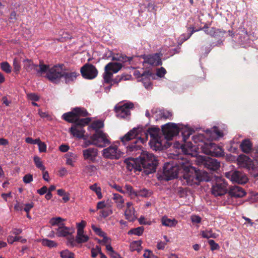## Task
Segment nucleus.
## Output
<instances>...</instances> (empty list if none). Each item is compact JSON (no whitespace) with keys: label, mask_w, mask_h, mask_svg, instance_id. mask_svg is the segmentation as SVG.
<instances>
[{"label":"nucleus","mask_w":258,"mask_h":258,"mask_svg":"<svg viewBox=\"0 0 258 258\" xmlns=\"http://www.w3.org/2000/svg\"><path fill=\"white\" fill-rule=\"evenodd\" d=\"M89 237L88 235L84 234V232L77 233L75 240L77 244H81L88 241Z\"/></svg>","instance_id":"nucleus-32"},{"label":"nucleus","mask_w":258,"mask_h":258,"mask_svg":"<svg viewBox=\"0 0 258 258\" xmlns=\"http://www.w3.org/2000/svg\"><path fill=\"white\" fill-rule=\"evenodd\" d=\"M103 126V122L100 120H97L92 122L89 126V128L93 129L95 131V133H96V131H101L99 129L102 128Z\"/></svg>","instance_id":"nucleus-37"},{"label":"nucleus","mask_w":258,"mask_h":258,"mask_svg":"<svg viewBox=\"0 0 258 258\" xmlns=\"http://www.w3.org/2000/svg\"><path fill=\"white\" fill-rule=\"evenodd\" d=\"M64 220L61 217L52 218L50 220V223L52 226L58 225L59 226H63L64 224L62 222Z\"/></svg>","instance_id":"nucleus-43"},{"label":"nucleus","mask_w":258,"mask_h":258,"mask_svg":"<svg viewBox=\"0 0 258 258\" xmlns=\"http://www.w3.org/2000/svg\"><path fill=\"white\" fill-rule=\"evenodd\" d=\"M85 139L84 140L85 142L84 143V145H83L84 147H87L90 145H94V140L92 139V135L90 136V140H87L86 138H85Z\"/></svg>","instance_id":"nucleus-62"},{"label":"nucleus","mask_w":258,"mask_h":258,"mask_svg":"<svg viewBox=\"0 0 258 258\" xmlns=\"http://www.w3.org/2000/svg\"><path fill=\"white\" fill-rule=\"evenodd\" d=\"M70 233V229L65 226H59L57 229L56 235L58 237H65Z\"/></svg>","instance_id":"nucleus-35"},{"label":"nucleus","mask_w":258,"mask_h":258,"mask_svg":"<svg viewBox=\"0 0 258 258\" xmlns=\"http://www.w3.org/2000/svg\"><path fill=\"white\" fill-rule=\"evenodd\" d=\"M80 72L83 78L92 80L98 75V70L93 64L89 63L85 64L80 69Z\"/></svg>","instance_id":"nucleus-13"},{"label":"nucleus","mask_w":258,"mask_h":258,"mask_svg":"<svg viewBox=\"0 0 258 258\" xmlns=\"http://www.w3.org/2000/svg\"><path fill=\"white\" fill-rule=\"evenodd\" d=\"M23 181L25 183H29L33 181V175L30 174H27L23 177Z\"/></svg>","instance_id":"nucleus-60"},{"label":"nucleus","mask_w":258,"mask_h":258,"mask_svg":"<svg viewBox=\"0 0 258 258\" xmlns=\"http://www.w3.org/2000/svg\"><path fill=\"white\" fill-rule=\"evenodd\" d=\"M90 188L96 193L99 199H101L102 198L101 192V188L100 187H98L96 184H94L93 185L90 186Z\"/></svg>","instance_id":"nucleus-45"},{"label":"nucleus","mask_w":258,"mask_h":258,"mask_svg":"<svg viewBox=\"0 0 258 258\" xmlns=\"http://www.w3.org/2000/svg\"><path fill=\"white\" fill-rule=\"evenodd\" d=\"M180 132H181L182 140L184 142V144L181 145V148L184 153L186 154H190L189 151L194 150V146L191 142H187V140L194 131L187 126H185L184 127H180Z\"/></svg>","instance_id":"nucleus-8"},{"label":"nucleus","mask_w":258,"mask_h":258,"mask_svg":"<svg viewBox=\"0 0 258 258\" xmlns=\"http://www.w3.org/2000/svg\"><path fill=\"white\" fill-rule=\"evenodd\" d=\"M113 199L115 200L116 202L120 203H123L124 201L122 196L118 194H114L113 195Z\"/></svg>","instance_id":"nucleus-64"},{"label":"nucleus","mask_w":258,"mask_h":258,"mask_svg":"<svg viewBox=\"0 0 258 258\" xmlns=\"http://www.w3.org/2000/svg\"><path fill=\"white\" fill-rule=\"evenodd\" d=\"M252 143L248 139L243 140L240 145L241 150L245 153H249L252 150Z\"/></svg>","instance_id":"nucleus-30"},{"label":"nucleus","mask_w":258,"mask_h":258,"mask_svg":"<svg viewBox=\"0 0 258 258\" xmlns=\"http://www.w3.org/2000/svg\"><path fill=\"white\" fill-rule=\"evenodd\" d=\"M141 130L134 128L120 138V141L124 146H126V153L130 155L136 156L139 155L140 157L143 154H153L143 150L138 135Z\"/></svg>","instance_id":"nucleus-2"},{"label":"nucleus","mask_w":258,"mask_h":258,"mask_svg":"<svg viewBox=\"0 0 258 258\" xmlns=\"http://www.w3.org/2000/svg\"><path fill=\"white\" fill-rule=\"evenodd\" d=\"M134 75L137 76V78H141V80L144 83V86L148 89L151 85L152 83L150 81V78L152 76V73L149 71H143V73H140L139 71H136Z\"/></svg>","instance_id":"nucleus-20"},{"label":"nucleus","mask_w":258,"mask_h":258,"mask_svg":"<svg viewBox=\"0 0 258 258\" xmlns=\"http://www.w3.org/2000/svg\"><path fill=\"white\" fill-rule=\"evenodd\" d=\"M227 191L229 196L234 198H242L246 194L242 187L237 185L230 186Z\"/></svg>","instance_id":"nucleus-24"},{"label":"nucleus","mask_w":258,"mask_h":258,"mask_svg":"<svg viewBox=\"0 0 258 258\" xmlns=\"http://www.w3.org/2000/svg\"><path fill=\"white\" fill-rule=\"evenodd\" d=\"M201 151L207 155L215 157L224 156L222 149L217 144L213 143H207L201 146Z\"/></svg>","instance_id":"nucleus-9"},{"label":"nucleus","mask_w":258,"mask_h":258,"mask_svg":"<svg viewBox=\"0 0 258 258\" xmlns=\"http://www.w3.org/2000/svg\"><path fill=\"white\" fill-rule=\"evenodd\" d=\"M124 215L125 216L126 219L128 221H133L135 217L134 208L126 209V210L124 212Z\"/></svg>","instance_id":"nucleus-41"},{"label":"nucleus","mask_w":258,"mask_h":258,"mask_svg":"<svg viewBox=\"0 0 258 258\" xmlns=\"http://www.w3.org/2000/svg\"><path fill=\"white\" fill-rule=\"evenodd\" d=\"M91 228L97 235L99 236H104V235H105V233L103 231H102L100 228L97 227L94 225H92Z\"/></svg>","instance_id":"nucleus-53"},{"label":"nucleus","mask_w":258,"mask_h":258,"mask_svg":"<svg viewBox=\"0 0 258 258\" xmlns=\"http://www.w3.org/2000/svg\"><path fill=\"white\" fill-rule=\"evenodd\" d=\"M101 216L103 218H106L112 213V211L110 208H105L100 211Z\"/></svg>","instance_id":"nucleus-49"},{"label":"nucleus","mask_w":258,"mask_h":258,"mask_svg":"<svg viewBox=\"0 0 258 258\" xmlns=\"http://www.w3.org/2000/svg\"><path fill=\"white\" fill-rule=\"evenodd\" d=\"M206 134L209 140H213L216 137H221L223 136V133L216 126L211 129L206 130Z\"/></svg>","instance_id":"nucleus-27"},{"label":"nucleus","mask_w":258,"mask_h":258,"mask_svg":"<svg viewBox=\"0 0 258 258\" xmlns=\"http://www.w3.org/2000/svg\"><path fill=\"white\" fill-rule=\"evenodd\" d=\"M192 141L195 144H197L193 145L194 147L192 151L195 150L196 148L198 149H201V146H202V145H204V144H207L208 143L206 142V139L208 140L207 139V137H205V136L203 134H199L196 135H194L192 136Z\"/></svg>","instance_id":"nucleus-25"},{"label":"nucleus","mask_w":258,"mask_h":258,"mask_svg":"<svg viewBox=\"0 0 258 258\" xmlns=\"http://www.w3.org/2000/svg\"><path fill=\"white\" fill-rule=\"evenodd\" d=\"M201 235L203 237L209 239L210 238H216L217 235L213 233L211 230H204L201 231Z\"/></svg>","instance_id":"nucleus-42"},{"label":"nucleus","mask_w":258,"mask_h":258,"mask_svg":"<svg viewBox=\"0 0 258 258\" xmlns=\"http://www.w3.org/2000/svg\"><path fill=\"white\" fill-rule=\"evenodd\" d=\"M43 243L44 245L50 248L56 247L57 246L56 242H55L54 241L48 239H44L43 241Z\"/></svg>","instance_id":"nucleus-54"},{"label":"nucleus","mask_w":258,"mask_h":258,"mask_svg":"<svg viewBox=\"0 0 258 258\" xmlns=\"http://www.w3.org/2000/svg\"><path fill=\"white\" fill-rule=\"evenodd\" d=\"M122 153L115 145H111L102 151V155L104 157L110 159H119Z\"/></svg>","instance_id":"nucleus-17"},{"label":"nucleus","mask_w":258,"mask_h":258,"mask_svg":"<svg viewBox=\"0 0 258 258\" xmlns=\"http://www.w3.org/2000/svg\"><path fill=\"white\" fill-rule=\"evenodd\" d=\"M225 176L231 181L239 184H244L247 182L248 180L246 175L239 171L226 172L225 173Z\"/></svg>","instance_id":"nucleus-16"},{"label":"nucleus","mask_w":258,"mask_h":258,"mask_svg":"<svg viewBox=\"0 0 258 258\" xmlns=\"http://www.w3.org/2000/svg\"><path fill=\"white\" fill-rule=\"evenodd\" d=\"M59 35L61 36V37L58 39V40L61 42H63L67 39H70L72 38L71 35L67 32L60 31L59 32Z\"/></svg>","instance_id":"nucleus-48"},{"label":"nucleus","mask_w":258,"mask_h":258,"mask_svg":"<svg viewBox=\"0 0 258 258\" xmlns=\"http://www.w3.org/2000/svg\"><path fill=\"white\" fill-rule=\"evenodd\" d=\"M142 241L137 240L133 241L130 244V249L132 251H137L140 252L142 249Z\"/></svg>","instance_id":"nucleus-36"},{"label":"nucleus","mask_w":258,"mask_h":258,"mask_svg":"<svg viewBox=\"0 0 258 258\" xmlns=\"http://www.w3.org/2000/svg\"><path fill=\"white\" fill-rule=\"evenodd\" d=\"M79 75V73L76 72H70L63 70L62 78L66 84H70L74 82Z\"/></svg>","instance_id":"nucleus-28"},{"label":"nucleus","mask_w":258,"mask_h":258,"mask_svg":"<svg viewBox=\"0 0 258 258\" xmlns=\"http://www.w3.org/2000/svg\"><path fill=\"white\" fill-rule=\"evenodd\" d=\"M161 222L163 225L167 227H174L177 223V221L175 219L171 220L166 216H164L161 219Z\"/></svg>","instance_id":"nucleus-31"},{"label":"nucleus","mask_w":258,"mask_h":258,"mask_svg":"<svg viewBox=\"0 0 258 258\" xmlns=\"http://www.w3.org/2000/svg\"><path fill=\"white\" fill-rule=\"evenodd\" d=\"M134 108L132 102H127L122 105L117 104L114 107L116 116L120 118H124L131 115V109Z\"/></svg>","instance_id":"nucleus-12"},{"label":"nucleus","mask_w":258,"mask_h":258,"mask_svg":"<svg viewBox=\"0 0 258 258\" xmlns=\"http://www.w3.org/2000/svg\"><path fill=\"white\" fill-rule=\"evenodd\" d=\"M77 242L75 238L73 236H70L68 238V244H70L72 247L76 246Z\"/></svg>","instance_id":"nucleus-63"},{"label":"nucleus","mask_w":258,"mask_h":258,"mask_svg":"<svg viewBox=\"0 0 258 258\" xmlns=\"http://www.w3.org/2000/svg\"><path fill=\"white\" fill-rule=\"evenodd\" d=\"M86 225V222L82 220L80 223L77 224V233L84 232V228Z\"/></svg>","instance_id":"nucleus-50"},{"label":"nucleus","mask_w":258,"mask_h":258,"mask_svg":"<svg viewBox=\"0 0 258 258\" xmlns=\"http://www.w3.org/2000/svg\"><path fill=\"white\" fill-rule=\"evenodd\" d=\"M142 58L144 59V63H148L151 66H158L162 64L161 55L159 53L144 55Z\"/></svg>","instance_id":"nucleus-18"},{"label":"nucleus","mask_w":258,"mask_h":258,"mask_svg":"<svg viewBox=\"0 0 258 258\" xmlns=\"http://www.w3.org/2000/svg\"><path fill=\"white\" fill-rule=\"evenodd\" d=\"M83 156L85 160L91 162H96V158L98 156V150L95 148H89L82 151Z\"/></svg>","instance_id":"nucleus-19"},{"label":"nucleus","mask_w":258,"mask_h":258,"mask_svg":"<svg viewBox=\"0 0 258 258\" xmlns=\"http://www.w3.org/2000/svg\"><path fill=\"white\" fill-rule=\"evenodd\" d=\"M14 70L15 73L17 74L19 73L21 70V66L20 64V61L18 58H15L13 59V64Z\"/></svg>","instance_id":"nucleus-44"},{"label":"nucleus","mask_w":258,"mask_h":258,"mask_svg":"<svg viewBox=\"0 0 258 258\" xmlns=\"http://www.w3.org/2000/svg\"><path fill=\"white\" fill-rule=\"evenodd\" d=\"M91 118L89 117L81 118L77 122L72 124L69 129L70 133L74 137L85 140L84 134L85 131L84 129V127L89 124Z\"/></svg>","instance_id":"nucleus-4"},{"label":"nucleus","mask_w":258,"mask_h":258,"mask_svg":"<svg viewBox=\"0 0 258 258\" xmlns=\"http://www.w3.org/2000/svg\"><path fill=\"white\" fill-rule=\"evenodd\" d=\"M34 161L36 166L39 168L42 171H44L45 167L43 166L41 159L38 156H35L34 158Z\"/></svg>","instance_id":"nucleus-46"},{"label":"nucleus","mask_w":258,"mask_h":258,"mask_svg":"<svg viewBox=\"0 0 258 258\" xmlns=\"http://www.w3.org/2000/svg\"><path fill=\"white\" fill-rule=\"evenodd\" d=\"M64 65L63 64L55 65L49 68L47 71L46 78L52 83L58 84L62 78Z\"/></svg>","instance_id":"nucleus-6"},{"label":"nucleus","mask_w":258,"mask_h":258,"mask_svg":"<svg viewBox=\"0 0 258 258\" xmlns=\"http://www.w3.org/2000/svg\"><path fill=\"white\" fill-rule=\"evenodd\" d=\"M76 155L72 152H68L65 155L66 158V163L68 165L74 166V162L75 161Z\"/></svg>","instance_id":"nucleus-39"},{"label":"nucleus","mask_w":258,"mask_h":258,"mask_svg":"<svg viewBox=\"0 0 258 258\" xmlns=\"http://www.w3.org/2000/svg\"><path fill=\"white\" fill-rule=\"evenodd\" d=\"M159 115L161 118H164L165 119L170 118L172 116V113L168 111H160Z\"/></svg>","instance_id":"nucleus-58"},{"label":"nucleus","mask_w":258,"mask_h":258,"mask_svg":"<svg viewBox=\"0 0 258 258\" xmlns=\"http://www.w3.org/2000/svg\"><path fill=\"white\" fill-rule=\"evenodd\" d=\"M133 59V57H128L124 54L117 55L112 57L113 60H117L122 62H130Z\"/></svg>","instance_id":"nucleus-38"},{"label":"nucleus","mask_w":258,"mask_h":258,"mask_svg":"<svg viewBox=\"0 0 258 258\" xmlns=\"http://www.w3.org/2000/svg\"><path fill=\"white\" fill-rule=\"evenodd\" d=\"M202 163L205 168L210 170L215 171L220 167V163L216 159L210 157H205Z\"/></svg>","instance_id":"nucleus-23"},{"label":"nucleus","mask_w":258,"mask_h":258,"mask_svg":"<svg viewBox=\"0 0 258 258\" xmlns=\"http://www.w3.org/2000/svg\"><path fill=\"white\" fill-rule=\"evenodd\" d=\"M166 73V70L163 67H161L160 68L157 69L156 75L157 76L162 78L164 76Z\"/></svg>","instance_id":"nucleus-59"},{"label":"nucleus","mask_w":258,"mask_h":258,"mask_svg":"<svg viewBox=\"0 0 258 258\" xmlns=\"http://www.w3.org/2000/svg\"><path fill=\"white\" fill-rule=\"evenodd\" d=\"M159 132L160 129L158 127H150L148 129L146 132L144 133L145 137H139V140H140L141 143L143 144L147 142L148 138V135H149L151 138V140L150 141L151 146L152 147L153 144L154 143L155 147L158 148L161 145V142L159 141L158 139Z\"/></svg>","instance_id":"nucleus-7"},{"label":"nucleus","mask_w":258,"mask_h":258,"mask_svg":"<svg viewBox=\"0 0 258 258\" xmlns=\"http://www.w3.org/2000/svg\"><path fill=\"white\" fill-rule=\"evenodd\" d=\"M179 167L173 162L166 163L163 167V173L166 180H170L177 178Z\"/></svg>","instance_id":"nucleus-10"},{"label":"nucleus","mask_w":258,"mask_h":258,"mask_svg":"<svg viewBox=\"0 0 258 258\" xmlns=\"http://www.w3.org/2000/svg\"><path fill=\"white\" fill-rule=\"evenodd\" d=\"M92 139L94 140V145L98 147L103 148L110 143L107 135L103 131H96V133L92 135Z\"/></svg>","instance_id":"nucleus-15"},{"label":"nucleus","mask_w":258,"mask_h":258,"mask_svg":"<svg viewBox=\"0 0 258 258\" xmlns=\"http://www.w3.org/2000/svg\"><path fill=\"white\" fill-rule=\"evenodd\" d=\"M127 169L134 172L143 171L148 175L156 171L158 161L153 154H143L140 157L126 159Z\"/></svg>","instance_id":"nucleus-1"},{"label":"nucleus","mask_w":258,"mask_h":258,"mask_svg":"<svg viewBox=\"0 0 258 258\" xmlns=\"http://www.w3.org/2000/svg\"><path fill=\"white\" fill-rule=\"evenodd\" d=\"M227 183L224 179H217L215 183L212 187V193L215 196H221L225 195L228 191Z\"/></svg>","instance_id":"nucleus-14"},{"label":"nucleus","mask_w":258,"mask_h":258,"mask_svg":"<svg viewBox=\"0 0 258 258\" xmlns=\"http://www.w3.org/2000/svg\"><path fill=\"white\" fill-rule=\"evenodd\" d=\"M150 196V192L148 190L144 188L142 190H140L139 191H137L136 197H147Z\"/></svg>","instance_id":"nucleus-55"},{"label":"nucleus","mask_w":258,"mask_h":258,"mask_svg":"<svg viewBox=\"0 0 258 258\" xmlns=\"http://www.w3.org/2000/svg\"><path fill=\"white\" fill-rule=\"evenodd\" d=\"M27 97L29 100L37 101L39 99V97L35 93H31L27 94Z\"/></svg>","instance_id":"nucleus-61"},{"label":"nucleus","mask_w":258,"mask_h":258,"mask_svg":"<svg viewBox=\"0 0 258 258\" xmlns=\"http://www.w3.org/2000/svg\"><path fill=\"white\" fill-rule=\"evenodd\" d=\"M121 63L110 62L107 63L104 68V73L103 75L104 83L106 84H118L122 79V77L117 76L114 79H111L113 74L117 73L122 68Z\"/></svg>","instance_id":"nucleus-3"},{"label":"nucleus","mask_w":258,"mask_h":258,"mask_svg":"<svg viewBox=\"0 0 258 258\" xmlns=\"http://www.w3.org/2000/svg\"><path fill=\"white\" fill-rule=\"evenodd\" d=\"M1 67L3 71L8 74H9L12 72L11 67L10 64L7 61L2 62L1 63Z\"/></svg>","instance_id":"nucleus-47"},{"label":"nucleus","mask_w":258,"mask_h":258,"mask_svg":"<svg viewBox=\"0 0 258 258\" xmlns=\"http://www.w3.org/2000/svg\"><path fill=\"white\" fill-rule=\"evenodd\" d=\"M201 29L204 30V32L206 34L214 38L220 37L221 35H223L224 33L219 29H216L214 27L209 28L207 25H205L203 28H201Z\"/></svg>","instance_id":"nucleus-26"},{"label":"nucleus","mask_w":258,"mask_h":258,"mask_svg":"<svg viewBox=\"0 0 258 258\" xmlns=\"http://www.w3.org/2000/svg\"><path fill=\"white\" fill-rule=\"evenodd\" d=\"M60 256L62 258H74V253L68 250H65L60 252Z\"/></svg>","instance_id":"nucleus-51"},{"label":"nucleus","mask_w":258,"mask_h":258,"mask_svg":"<svg viewBox=\"0 0 258 258\" xmlns=\"http://www.w3.org/2000/svg\"><path fill=\"white\" fill-rule=\"evenodd\" d=\"M62 118L68 122L73 123V124L76 123L80 119L77 118L73 110L64 113L62 115Z\"/></svg>","instance_id":"nucleus-29"},{"label":"nucleus","mask_w":258,"mask_h":258,"mask_svg":"<svg viewBox=\"0 0 258 258\" xmlns=\"http://www.w3.org/2000/svg\"><path fill=\"white\" fill-rule=\"evenodd\" d=\"M238 165L243 168L247 169L253 168L254 166L253 161L247 156L240 155L237 159Z\"/></svg>","instance_id":"nucleus-21"},{"label":"nucleus","mask_w":258,"mask_h":258,"mask_svg":"<svg viewBox=\"0 0 258 258\" xmlns=\"http://www.w3.org/2000/svg\"><path fill=\"white\" fill-rule=\"evenodd\" d=\"M24 68L27 72L37 73L39 76L46 73L49 65L45 64L40 61L39 64H35L31 59H26L23 61Z\"/></svg>","instance_id":"nucleus-5"},{"label":"nucleus","mask_w":258,"mask_h":258,"mask_svg":"<svg viewBox=\"0 0 258 258\" xmlns=\"http://www.w3.org/2000/svg\"><path fill=\"white\" fill-rule=\"evenodd\" d=\"M208 243L210 246L211 250H215L219 248V245L218 243H216L214 240H209Z\"/></svg>","instance_id":"nucleus-57"},{"label":"nucleus","mask_w":258,"mask_h":258,"mask_svg":"<svg viewBox=\"0 0 258 258\" xmlns=\"http://www.w3.org/2000/svg\"><path fill=\"white\" fill-rule=\"evenodd\" d=\"M77 118L80 117H85L88 115L87 110L84 108L76 107L73 109Z\"/></svg>","instance_id":"nucleus-34"},{"label":"nucleus","mask_w":258,"mask_h":258,"mask_svg":"<svg viewBox=\"0 0 258 258\" xmlns=\"http://www.w3.org/2000/svg\"><path fill=\"white\" fill-rule=\"evenodd\" d=\"M144 228L143 227H138L137 228L131 229L128 232V234L132 235L134 234L135 235L141 236L143 233Z\"/></svg>","instance_id":"nucleus-40"},{"label":"nucleus","mask_w":258,"mask_h":258,"mask_svg":"<svg viewBox=\"0 0 258 258\" xmlns=\"http://www.w3.org/2000/svg\"><path fill=\"white\" fill-rule=\"evenodd\" d=\"M162 132L167 140H171L180 132V127L174 123L169 122L162 126Z\"/></svg>","instance_id":"nucleus-11"},{"label":"nucleus","mask_w":258,"mask_h":258,"mask_svg":"<svg viewBox=\"0 0 258 258\" xmlns=\"http://www.w3.org/2000/svg\"><path fill=\"white\" fill-rule=\"evenodd\" d=\"M197 175L200 177L197 178L198 183L202 181H208L209 179L208 173L204 171L197 170Z\"/></svg>","instance_id":"nucleus-33"},{"label":"nucleus","mask_w":258,"mask_h":258,"mask_svg":"<svg viewBox=\"0 0 258 258\" xmlns=\"http://www.w3.org/2000/svg\"><path fill=\"white\" fill-rule=\"evenodd\" d=\"M124 188L130 195L136 197L137 191H135L132 186L129 184H125Z\"/></svg>","instance_id":"nucleus-52"},{"label":"nucleus","mask_w":258,"mask_h":258,"mask_svg":"<svg viewBox=\"0 0 258 258\" xmlns=\"http://www.w3.org/2000/svg\"><path fill=\"white\" fill-rule=\"evenodd\" d=\"M22 237L21 236H13L12 235H9L7 238L8 242L10 244H13L15 241H18L21 239Z\"/></svg>","instance_id":"nucleus-56"},{"label":"nucleus","mask_w":258,"mask_h":258,"mask_svg":"<svg viewBox=\"0 0 258 258\" xmlns=\"http://www.w3.org/2000/svg\"><path fill=\"white\" fill-rule=\"evenodd\" d=\"M187 183L190 185L198 184L197 178L200 177L197 175V169L195 167H192L191 169L183 175Z\"/></svg>","instance_id":"nucleus-22"}]
</instances>
